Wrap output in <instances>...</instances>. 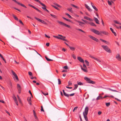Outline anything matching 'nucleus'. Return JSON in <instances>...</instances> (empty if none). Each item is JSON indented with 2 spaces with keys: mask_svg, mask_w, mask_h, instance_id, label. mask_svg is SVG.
<instances>
[{
  "mask_svg": "<svg viewBox=\"0 0 121 121\" xmlns=\"http://www.w3.org/2000/svg\"><path fill=\"white\" fill-rule=\"evenodd\" d=\"M101 46L103 49L107 52L110 53H112V51L107 46L102 45Z\"/></svg>",
  "mask_w": 121,
  "mask_h": 121,
  "instance_id": "nucleus-1",
  "label": "nucleus"
},
{
  "mask_svg": "<svg viewBox=\"0 0 121 121\" xmlns=\"http://www.w3.org/2000/svg\"><path fill=\"white\" fill-rule=\"evenodd\" d=\"M58 36H59L62 38H61L60 37H58V36H53V37L57 39H61V40H62L64 41H67V40L66 39H64L65 38V37L63 36L62 35H58Z\"/></svg>",
  "mask_w": 121,
  "mask_h": 121,
  "instance_id": "nucleus-2",
  "label": "nucleus"
},
{
  "mask_svg": "<svg viewBox=\"0 0 121 121\" xmlns=\"http://www.w3.org/2000/svg\"><path fill=\"white\" fill-rule=\"evenodd\" d=\"M57 22L60 25L63 26H65L66 27H67L69 28H71L70 26L69 25H67L66 24L64 23L63 22L60 21L58 20L57 21Z\"/></svg>",
  "mask_w": 121,
  "mask_h": 121,
  "instance_id": "nucleus-3",
  "label": "nucleus"
},
{
  "mask_svg": "<svg viewBox=\"0 0 121 121\" xmlns=\"http://www.w3.org/2000/svg\"><path fill=\"white\" fill-rule=\"evenodd\" d=\"M91 30L95 33V34L98 35H101L100 32L99 31L93 29H91Z\"/></svg>",
  "mask_w": 121,
  "mask_h": 121,
  "instance_id": "nucleus-4",
  "label": "nucleus"
},
{
  "mask_svg": "<svg viewBox=\"0 0 121 121\" xmlns=\"http://www.w3.org/2000/svg\"><path fill=\"white\" fill-rule=\"evenodd\" d=\"M34 18L36 19V20L38 21H39L41 22V23L45 25L47 24V23L44 21L38 18H37L36 17H35Z\"/></svg>",
  "mask_w": 121,
  "mask_h": 121,
  "instance_id": "nucleus-5",
  "label": "nucleus"
},
{
  "mask_svg": "<svg viewBox=\"0 0 121 121\" xmlns=\"http://www.w3.org/2000/svg\"><path fill=\"white\" fill-rule=\"evenodd\" d=\"M62 91H63V94H64V95L65 96H66L68 98L69 97V95H70V96H73L75 94L74 93H73L71 94H70V95H69V94H67L65 92V91L64 90H63Z\"/></svg>",
  "mask_w": 121,
  "mask_h": 121,
  "instance_id": "nucleus-6",
  "label": "nucleus"
},
{
  "mask_svg": "<svg viewBox=\"0 0 121 121\" xmlns=\"http://www.w3.org/2000/svg\"><path fill=\"white\" fill-rule=\"evenodd\" d=\"M88 36L91 39L96 41V42H98L99 41V40L98 39L90 35H88Z\"/></svg>",
  "mask_w": 121,
  "mask_h": 121,
  "instance_id": "nucleus-7",
  "label": "nucleus"
},
{
  "mask_svg": "<svg viewBox=\"0 0 121 121\" xmlns=\"http://www.w3.org/2000/svg\"><path fill=\"white\" fill-rule=\"evenodd\" d=\"M28 5L29 6L32 7V8H33L34 9H35L37 11H38L40 13L42 14V12L41 11H40V10L39 9L37 8H36V7L30 4H28Z\"/></svg>",
  "mask_w": 121,
  "mask_h": 121,
  "instance_id": "nucleus-8",
  "label": "nucleus"
},
{
  "mask_svg": "<svg viewBox=\"0 0 121 121\" xmlns=\"http://www.w3.org/2000/svg\"><path fill=\"white\" fill-rule=\"evenodd\" d=\"M17 88L18 91V93L19 94L21 93V86L19 85L18 84H17Z\"/></svg>",
  "mask_w": 121,
  "mask_h": 121,
  "instance_id": "nucleus-9",
  "label": "nucleus"
},
{
  "mask_svg": "<svg viewBox=\"0 0 121 121\" xmlns=\"http://www.w3.org/2000/svg\"><path fill=\"white\" fill-rule=\"evenodd\" d=\"M116 58L118 60L121 61V57L119 54H117L116 55Z\"/></svg>",
  "mask_w": 121,
  "mask_h": 121,
  "instance_id": "nucleus-10",
  "label": "nucleus"
},
{
  "mask_svg": "<svg viewBox=\"0 0 121 121\" xmlns=\"http://www.w3.org/2000/svg\"><path fill=\"white\" fill-rule=\"evenodd\" d=\"M88 110V107L87 106H86L85 108L84 112V114H85L86 115L87 114Z\"/></svg>",
  "mask_w": 121,
  "mask_h": 121,
  "instance_id": "nucleus-11",
  "label": "nucleus"
},
{
  "mask_svg": "<svg viewBox=\"0 0 121 121\" xmlns=\"http://www.w3.org/2000/svg\"><path fill=\"white\" fill-rule=\"evenodd\" d=\"M78 59L79 60V61L83 63H84V60L82 58L80 57H78Z\"/></svg>",
  "mask_w": 121,
  "mask_h": 121,
  "instance_id": "nucleus-12",
  "label": "nucleus"
},
{
  "mask_svg": "<svg viewBox=\"0 0 121 121\" xmlns=\"http://www.w3.org/2000/svg\"><path fill=\"white\" fill-rule=\"evenodd\" d=\"M75 21L78 22L79 23V25L82 26H83V24H85V23L84 22H81L79 21H78L76 20H75Z\"/></svg>",
  "mask_w": 121,
  "mask_h": 121,
  "instance_id": "nucleus-13",
  "label": "nucleus"
},
{
  "mask_svg": "<svg viewBox=\"0 0 121 121\" xmlns=\"http://www.w3.org/2000/svg\"><path fill=\"white\" fill-rule=\"evenodd\" d=\"M42 6H43L44 7H42V8L45 11H46L47 9L46 8V6L43 4V3H41V4Z\"/></svg>",
  "mask_w": 121,
  "mask_h": 121,
  "instance_id": "nucleus-14",
  "label": "nucleus"
},
{
  "mask_svg": "<svg viewBox=\"0 0 121 121\" xmlns=\"http://www.w3.org/2000/svg\"><path fill=\"white\" fill-rule=\"evenodd\" d=\"M101 33H102L106 35H108V32L104 31H101L100 33L101 34ZM100 35H101V34Z\"/></svg>",
  "mask_w": 121,
  "mask_h": 121,
  "instance_id": "nucleus-15",
  "label": "nucleus"
},
{
  "mask_svg": "<svg viewBox=\"0 0 121 121\" xmlns=\"http://www.w3.org/2000/svg\"><path fill=\"white\" fill-rule=\"evenodd\" d=\"M85 5L86 7L88 9V10L90 12H91L92 11V10H91L90 8L86 4H85Z\"/></svg>",
  "mask_w": 121,
  "mask_h": 121,
  "instance_id": "nucleus-16",
  "label": "nucleus"
},
{
  "mask_svg": "<svg viewBox=\"0 0 121 121\" xmlns=\"http://www.w3.org/2000/svg\"><path fill=\"white\" fill-rule=\"evenodd\" d=\"M83 115L84 117V118L85 119L86 121H88V119L87 117V115H86V114H84V112H83Z\"/></svg>",
  "mask_w": 121,
  "mask_h": 121,
  "instance_id": "nucleus-17",
  "label": "nucleus"
},
{
  "mask_svg": "<svg viewBox=\"0 0 121 121\" xmlns=\"http://www.w3.org/2000/svg\"><path fill=\"white\" fill-rule=\"evenodd\" d=\"M91 4L93 9L96 11H98V10L97 8L94 5H93V4L92 3H91Z\"/></svg>",
  "mask_w": 121,
  "mask_h": 121,
  "instance_id": "nucleus-18",
  "label": "nucleus"
},
{
  "mask_svg": "<svg viewBox=\"0 0 121 121\" xmlns=\"http://www.w3.org/2000/svg\"><path fill=\"white\" fill-rule=\"evenodd\" d=\"M84 18L86 19L89 20L90 21H92V19L87 17L85 16L84 17Z\"/></svg>",
  "mask_w": 121,
  "mask_h": 121,
  "instance_id": "nucleus-19",
  "label": "nucleus"
},
{
  "mask_svg": "<svg viewBox=\"0 0 121 121\" xmlns=\"http://www.w3.org/2000/svg\"><path fill=\"white\" fill-rule=\"evenodd\" d=\"M94 20L95 22L97 24H99V21L98 19L97 18L95 17H94Z\"/></svg>",
  "mask_w": 121,
  "mask_h": 121,
  "instance_id": "nucleus-20",
  "label": "nucleus"
},
{
  "mask_svg": "<svg viewBox=\"0 0 121 121\" xmlns=\"http://www.w3.org/2000/svg\"><path fill=\"white\" fill-rule=\"evenodd\" d=\"M110 29L111 30L112 32L114 34V35L115 36H116L117 35V34L116 32L114 31L112 29V28L111 27L110 28Z\"/></svg>",
  "mask_w": 121,
  "mask_h": 121,
  "instance_id": "nucleus-21",
  "label": "nucleus"
},
{
  "mask_svg": "<svg viewBox=\"0 0 121 121\" xmlns=\"http://www.w3.org/2000/svg\"><path fill=\"white\" fill-rule=\"evenodd\" d=\"M62 18L63 19H64L65 20L67 21L70 22L72 23H73L72 21H71L70 20L67 19L64 17H62Z\"/></svg>",
  "mask_w": 121,
  "mask_h": 121,
  "instance_id": "nucleus-22",
  "label": "nucleus"
},
{
  "mask_svg": "<svg viewBox=\"0 0 121 121\" xmlns=\"http://www.w3.org/2000/svg\"><path fill=\"white\" fill-rule=\"evenodd\" d=\"M88 24L92 26H96V25L93 22H89L88 23Z\"/></svg>",
  "mask_w": 121,
  "mask_h": 121,
  "instance_id": "nucleus-23",
  "label": "nucleus"
},
{
  "mask_svg": "<svg viewBox=\"0 0 121 121\" xmlns=\"http://www.w3.org/2000/svg\"><path fill=\"white\" fill-rule=\"evenodd\" d=\"M114 22L115 23L121 25V23L117 20H114Z\"/></svg>",
  "mask_w": 121,
  "mask_h": 121,
  "instance_id": "nucleus-24",
  "label": "nucleus"
},
{
  "mask_svg": "<svg viewBox=\"0 0 121 121\" xmlns=\"http://www.w3.org/2000/svg\"><path fill=\"white\" fill-rule=\"evenodd\" d=\"M69 48L70 50L72 51H74L75 49V48L74 47H71L69 46Z\"/></svg>",
  "mask_w": 121,
  "mask_h": 121,
  "instance_id": "nucleus-25",
  "label": "nucleus"
},
{
  "mask_svg": "<svg viewBox=\"0 0 121 121\" xmlns=\"http://www.w3.org/2000/svg\"><path fill=\"white\" fill-rule=\"evenodd\" d=\"M81 69H82L84 72L87 73L88 72V71L87 70H86L85 69H84L82 67V65H81Z\"/></svg>",
  "mask_w": 121,
  "mask_h": 121,
  "instance_id": "nucleus-26",
  "label": "nucleus"
},
{
  "mask_svg": "<svg viewBox=\"0 0 121 121\" xmlns=\"http://www.w3.org/2000/svg\"><path fill=\"white\" fill-rule=\"evenodd\" d=\"M100 40H101V41H102V42H103L104 43H106L108 44H109L108 42L107 41H105L104 40H103L101 39H100Z\"/></svg>",
  "mask_w": 121,
  "mask_h": 121,
  "instance_id": "nucleus-27",
  "label": "nucleus"
},
{
  "mask_svg": "<svg viewBox=\"0 0 121 121\" xmlns=\"http://www.w3.org/2000/svg\"><path fill=\"white\" fill-rule=\"evenodd\" d=\"M103 99V97L102 96H98L97 98H96V99L97 100H98L99 99Z\"/></svg>",
  "mask_w": 121,
  "mask_h": 121,
  "instance_id": "nucleus-28",
  "label": "nucleus"
},
{
  "mask_svg": "<svg viewBox=\"0 0 121 121\" xmlns=\"http://www.w3.org/2000/svg\"><path fill=\"white\" fill-rule=\"evenodd\" d=\"M84 79L86 81L88 82L90 81V79L86 77H85L84 78Z\"/></svg>",
  "mask_w": 121,
  "mask_h": 121,
  "instance_id": "nucleus-29",
  "label": "nucleus"
},
{
  "mask_svg": "<svg viewBox=\"0 0 121 121\" xmlns=\"http://www.w3.org/2000/svg\"><path fill=\"white\" fill-rule=\"evenodd\" d=\"M88 82L89 83H91L93 84H95V82L91 80L90 81Z\"/></svg>",
  "mask_w": 121,
  "mask_h": 121,
  "instance_id": "nucleus-30",
  "label": "nucleus"
},
{
  "mask_svg": "<svg viewBox=\"0 0 121 121\" xmlns=\"http://www.w3.org/2000/svg\"><path fill=\"white\" fill-rule=\"evenodd\" d=\"M72 8H68L67 9V10L71 13H72L73 12V11L72 10Z\"/></svg>",
  "mask_w": 121,
  "mask_h": 121,
  "instance_id": "nucleus-31",
  "label": "nucleus"
},
{
  "mask_svg": "<svg viewBox=\"0 0 121 121\" xmlns=\"http://www.w3.org/2000/svg\"><path fill=\"white\" fill-rule=\"evenodd\" d=\"M45 57L47 61H51L53 60H52L48 58L46 56H45Z\"/></svg>",
  "mask_w": 121,
  "mask_h": 121,
  "instance_id": "nucleus-32",
  "label": "nucleus"
},
{
  "mask_svg": "<svg viewBox=\"0 0 121 121\" xmlns=\"http://www.w3.org/2000/svg\"><path fill=\"white\" fill-rule=\"evenodd\" d=\"M13 16L14 19L16 21H18V18L14 14H13Z\"/></svg>",
  "mask_w": 121,
  "mask_h": 121,
  "instance_id": "nucleus-33",
  "label": "nucleus"
},
{
  "mask_svg": "<svg viewBox=\"0 0 121 121\" xmlns=\"http://www.w3.org/2000/svg\"><path fill=\"white\" fill-rule=\"evenodd\" d=\"M11 72L12 74L14 75L15 77L17 76L16 73L13 70L11 71Z\"/></svg>",
  "mask_w": 121,
  "mask_h": 121,
  "instance_id": "nucleus-34",
  "label": "nucleus"
},
{
  "mask_svg": "<svg viewBox=\"0 0 121 121\" xmlns=\"http://www.w3.org/2000/svg\"><path fill=\"white\" fill-rule=\"evenodd\" d=\"M85 63L87 66H89V62L88 61L86 60L85 61Z\"/></svg>",
  "mask_w": 121,
  "mask_h": 121,
  "instance_id": "nucleus-35",
  "label": "nucleus"
},
{
  "mask_svg": "<svg viewBox=\"0 0 121 121\" xmlns=\"http://www.w3.org/2000/svg\"><path fill=\"white\" fill-rule=\"evenodd\" d=\"M71 6H73V7H75L76 8H77L78 9L79 8L77 6H76L73 4H71Z\"/></svg>",
  "mask_w": 121,
  "mask_h": 121,
  "instance_id": "nucleus-36",
  "label": "nucleus"
},
{
  "mask_svg": "<svg viewBox=\"0 0 121 121\" xmlns=\"http://www.w3.org/2000/svg\"><path fill=\"white\" fill-rule=\"evenodd\" d=\"M17 98L18 99V101H19V102L20 103H21V99L20 98L19 96L18 95H17Z\"/></svg>",
  "mask_w": 121,
  "mask_h": 121,
  "instance_id": "nucleus-37",
  "label": "nucleus"
},
{
  "mask_svg": "<svg viewBox=\"0 0 121 121\" xmlns=\"http://www.w3.org/2000/svg\"><path fill=\"white\" fill-rule=\"evenodd\" d=\"M65 15H67V16H68V17L69 18H72V17L71 16L69 15V14L68 13H65Z\"/></svg>",
  "mask_w": 121,
  "mask_h": 121,
  "instance_id": "nucleus-38",
  "label": "nucleus"
},
{
  "mask_svg": "<svg viewBox=\"0 0 121 121\" xmlns=\"http://www.w3.org/2000/svg\"><path fill=\"white\" fill-rule=\"evenodd\" d=\"M83 67L84 68V69H85L86 70H87V67H86V65L84 63H83Z\"/></svg>",
  "mask_w": 121,
  "mask_h": 121,
  "instance_id": "nucleus-39",
  "label": "nucleus"
},
{
  "mask_svg": "<svg viewBox=\"0 0 121 121\" xmlns=\"http://www.w3.org/2000/svg\"><path fill=\"white\" fill-rule=\"evenodd\" d=\"M9 84L10 86V87L11 88H12V83L11 81L10 80H9Z\"/></svg>",
  "mask_w": 121,
  "mask_h": 121,
  "instance_id": "nucleus-40",
  "label": "nucleus"
},
{
  "mask_svg": "<svg viewBox=\"0 0 121 121\" xmlns=\"http://www.w3.org/2000/svg\"><path fill=\"white\" fill-rule=\"evenodd\" d=\"M50 15L52 17H54V18H56V19L57 18V16H56V15H54L51 14H50Z\"/></svg>",
  "mask_w": 121,
  "mask_h": 121,
  "instance_id": "nucleus-41",
  "label": "nucleus"
},
{
  "mask_svg": "<svg viewBox=\"0 0 121 121\" xmlns=\"http://www.w3.org/2000/svg\"><path fill=\"white\" fill-rule=\"evenodd\" d=\"M28 102L31 101V98L30 97H28L27 99Z\"/></svg>",
  "mask_w": 121,
  "mask_h": 121,
  "instance_id": "nucleus-42",
  "label": "nucleus"
},
{
  "mask_svg": "<svg viewBox=\"0 0 121 121\" xmlns=\"http://www.w3.org/2000/svg\"><path fill=\"white\" fill-rule=\"evenodd\" d=\"M78 87V85L77 84L74 85V88L73 90H76L77 88Z\"/></svg>",
  "mask_w": 121,
  "mask_h": 121,
  "instance_id": "nucleus-43",
  "label": "nucleus"
},
{
  "mask_svg": "<svg viewBox=\"0 0 121 121\" xmlns=\"http://www.w3.org/2000/svg\"><path fill=\"white\" fill-rule=\"evenodd\" d=\"M72 84L71 82L70 81H69L68 82V86H70L72 85Z\"/></svg>",
  "mask_w": 121,
  "mask_h": 121,
  "instance_id": "nucleus-44",
  "label": "nucleus"
},
{
  "mask_svg": "<svg viewBox=\"0 0 121 121\" xmlns=\"http://www.w3.org/2000/svg\"><path fill=\"white\" fill-rule=\"evenodd\" d=\"M13 99L14 101L17 100L16 97L14 95L13 97Z\"/></svg>",
  "mask_w": 121,
  "mask_h": 121,
  "instance_id": "nucleus-45",
  "label": "nucleus"
},
{
  "mask_svg": "<svg viewBox=\"0 0 121 121\" xmlns=\"http://www.w3.org/2000/svg\"><path fill=\"white\" fill-rule=\"evenodd\" d=\"M108 89L110 90V91H115V92H118V91H117L116 90H113L111 89L110 88H108Z\"/></svg>",
  "mask_w": 121,
  "mask_h": 121,
  "instance_id": "nucleus-46",
  "label": "nucleus"
},
{
  "mask_svg": "<svg viewBox=\"0 0 121 121\" xmlns=\"http://www.w3.org/2000/svg\"><path fill=\"white\" fill-rule=\"evenodd\" d=\"M58 84H61V82L60 79H58Z\"/></svg>",
  "mask_w": 121,
  "mask_h": 121,
  "instance_id": "nucleus-47",
  "label": "nucleus"
},
{
  "mask_svg": "<svg viewBox=\"0 0 121 121\" xmlns=\"http://www.w3.org/2000/svg\"><path fill=\"white\" fill-rule=\"evenodd\" d=\"M78 85H83V83L81 82H78Z\"/></svg>",
  "mask_w": 121,
  "mask_h": 121,
  "instance_id": "nucleus-48",
  "label": "nucleus"
},
{
  "mask_svg": "<svg viewBox=\"0 0 121 121\" xmlns=\"http://www.w3.org/2000/svg\"><path fill=\"white\" fill-rule=\"evenodd\" d=\"M55 4L56 6L57 7H60V8H61V6L60 5H59V4H58L57 3H55Z\"/></svg>",
  "mask_w": 121,
  "mask_h": 121,
  "instance_id": "nucleus-49",
  "label": "nucleus"
},
{
  "mask_svg": "<svg viewBox=\"0 0 121 121\" xmlns=\"http://www.w3.org/2000/svg\"><path fill=\"white\" fill-rule=\"evenodd\" d=\"M108 97H110V96H109L105 95L103 97V99Z\"/></svg>",
  "mask_w": 121,
  "mask_h": 121,
  "instance_id": "nucleus-50",
  "label": "nucleus"
},
{
  "mask_svg": "<svg viewBox=\"0 0 121 121\" xmlns=\"http://www.w3.org/2000/svg\"><path fill=\"white\" fill-rule=\"evenodd\" d=\"M78 108V107H75L73 109V111L74 112L75 110H76Z\"/></svg>",
  "mask_w": 121,
  "mask_h": 121,
  "instance_id": "nucleus-51",
  "label": "nucleus"
},
{
  "mask_svg": "<svg viewBox=\"0 0 121 121\" xmlns=\"http://www.w3.org/2000/svg\"><path fill=\"white\" fill-rule=\"evenodd\" d=\"M42 94L45 95H48V93H45L44 92H42Z\"/></svg>",
  "mask_w": 121,
  "mask_h": 121,
  "instance_id": "nucleus-52",
  "label": "nucleus"
},
{
  "mask_svg": "<svg viewBox=\"0 0 121 121\" xmlns=\"http://www.w3.org/2000/svg\"><path fill=\"white\" fill-rule=\"evenodd\" d=\"M35 1H36L38 2L40 4H41V3H41L39 0H34Z\"/></svg>",
  "mask_w": 121,
  "mask_h": 121,
  "instance_id": "nucleus-53",
  "label": "nucleus"
},
{
  "mask_svg": "<svg viewBox=\"0 0 121 121\" xmlns=\"http://www.w3.org/2000/svg\"><path fill=\"white\" fill-rule=\"evenodd\" d=\"M41 111H43V112H44V110H43V106H41Z\"/></svg>",
  "mask_w": 121,
  "mask_h": 121,
  "instance_id": "nucleus-54",
  "label": "nucleus"
},
{
  "mask_svg": "<svg viewBox=\"0 0 121 121\" xmlns=\"http://www.w3.org/2000/svg\"><path fill=\"white\" fill-rule=\"evenodd\" d=\"M52 6L54 8H55V9H58V8L56 7V6H54V5H52Z\"/></svg>",
  "mask_w": 121,
  "mask_h": 121,
  "instance_id": "nucleus-55",
  "label": "nucleus"
},
{
  "mask_svg": "<svg viewBox=\"0 0 121 121\" xmlns=\"http://www.w3.org/2000/svg\"><path fill=\"white\" fill-rule=\"evenodd\" d=\"M28 74L29 75L32 76V73L30 71H29L28 72Z\"/></svg>",
  "mask_w": 121,
  "mask_h": 121,
  "instance_id": "nucleus-56",
  "label": "nucleus"
},
{
  "mask_svg": "<svg viewBox=\"0 0 121 121\" xmlns=\"http://www.w3.org/2000/svg\"><path fill=\"white\" fill-rule=\"evenodd\" d=\"M19 22H20V23L22 24L23 25H24V24H23V22L22 21L20 20H19Z\"/></svg>",
  "mask_w": 121,
  "mask_h": 121,
  "instance_id": "nucleus-57",
  "label": "nucleus"
},
{
  "mask_svg": "<svg viewBox=\"0 0 121 121\" xmlns=\"http://www.w3.org/2000/svg\"><path fill=\"white\" fill-rule=\"evenodd\" d=\"M106 105L107 106H108L110 105V103H106Z\"/></svg>",
  "mask_w": 121,
  "mask_h": 121,
  "instance_id": "nucleus-58",
  "label": "nucleus"
},
{
  "mask_svg": "<svg viewBox=\"0 0 121 121\" xmlns=\"http://www.w3.org/2000/svg\"><path fill=\"white\" fill-rule=\"evenodd\" d=\"M72 56L73 57V58L74 59H76V56H75V55H74L73 54L72 55Z\"/></svg>",
  "mask_w": 121,
  "mask_h": 121,
  "instance_id": "nucleus-59",
  "label": "nucleus"
},
{
  "mask_svg": "<svg viewBox=\"0 0 121 121\" xmlns=\"http://www.w3.org/2000/svg\"><path fill=\"white\" fill-rule=\"evenodd\" d=\"M45 37H46L48 38H50V36H47L46 34H45Z\"/></svg>",
  "mask_w": 121,
  "mask_h": 121,
  "instance_id": "nucleus-60",
  "label": "nucleus"
},
{
  "mask_svg": "<svg viewBox=\"0 0 121 121\" xmlns=\"http://www.w3.org/2000/svg\"><path fill=\"white\" fill-rule=\"evenodd\" d=\"M64 68L65 69H68V67L67 66H65L64 67Z\"/></svg>",
  "mask_w": 121,
  "mask_h": 121,
  "instance_id": "nucleus-61",
  "label": "nucleus"
},
{
  "mask_svg": "<svg viewBox=\"0 0 121 121\" xmlns=\"http://www.w3.org/2000/svg\"><path fill=\"white\" fill-rule=\"evenodd\" d=\"M15 103H16V105H18V104L17 101V100H16V101H15Z\"/></svg>",
  "mask_w": 121,
  "mask_h": 121,
  "instance_id": "nucleus-62",
  "label": "nucleus"
},
{
  "mask_svg": "<svg viewBox=\"0 0 121 121\" xmlns=\"http://www.w3.org/2000/svg\"><path fill=\"white\" fill-rule=\"evenodd\" d=\"M50 44V43H46V45L48 47L49 46V45Z\"/></svg>",
  "mask_w": 121,
  "mask_h": 121,
  "instance_id": "nucleus-63",
  "label": "nucleus"
},
{
  "mask_svg": "<svg viewBox=\"0 0 121 121\" xmlns=\"http://www.w3.org/2000/svg\"><path fill=\"white\" fill-rule=\"evenodd\" d=\"M0 102H2L4 104L5 103V102L3 100H0Z\"/></svg>",
  "mask_w": 121,
  "mask_h": 121,
  "instance_id": "nucleus-64",
  "label": "nucleus"
}]
</instances>
